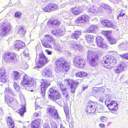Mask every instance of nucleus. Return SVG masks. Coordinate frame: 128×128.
I'll return each instance as SVG.
<instances>
[{
  "instance_id": "nucleus-1",
  "label": "nucleus",
  "mask_w": 128,
  "mask_h": 128,
  "mask_svg": "<svg viewBox=\"0 0 128 128\" xmlns=\"http://www.w3.org/2000/svg\"><path fill=\"white\" fill-rule=\"evenodd\" d=\"M56 67L55 70L56 72H59L61 71H64L67 72L70 68V64L66 60L62 58L58 59L56 61Z\"/></svg>"
},
{
  "instance_id": "nucleus-2",
  "label": "nucleus",
  "mask_w": 128,
  "mask_h": 128,
  "mask_svg": "<svg viewBox=\"0 0 128 128\" xmlns=\"http://www.w3.org/2000/svg\"><path fill=\"white\" fill-rule=\"evenodd\" d=\"M21 83L22 85L24 86V88L28 91L30 90L31 89L30 87L33 86H35L36 84V83L34 79L31 78L26 75L24 76Z\"/></svg>"
},
{
  "instance_id": "nucleus-3",
  "label": "nucleus",
  "mask_w": 128,
  "mask_h": 128,
  "mask_svg": "<svg viewBox=\"0 0 128 128\" xmlns=\"http://www.w3.org/2000/svg\"><path fill=\"white\" fill-rule=\"evenodd\" d=\"M102 62L104 64L105 68L110 69L115 65L116 61L114 57L107 56L103 58Z\"/></svg>"
},
{
  "instance_id": "nucleus-4",
  "label": "nucleus",
  "mask_w": 128,
  "mask_h": 128,
  "mask_svg": "<svg viewBox=\"0 0 128 128\" xmlns=\"http://www.w3.org/2000/svg\"><path fill=\"white\" fill-rule=\"evenodd\" d=\"M48 60L42 52L37 56L36 59V66L40 68L43 67L47 63Z\"/></svg>"
},
{
  "instance_id": "nucleus-5",
  "label": "nucleus",
  "mask_w": 128,
  "mask_h": 128,
  "mask_svg": "<svg viewBox=\"0 0 128 128\" xmlns=\"http://www.w3.org/2000/svg\"><path fill=\"white\" fill-rule=\"evenodd\" d=\"M87 54L88 60L89 61L90 64L92 66H96V60L98 58L97 54L94 51L88 50L87 52Z\"/></svg>"
},
{
  "instance_id": "nucleus-6",
  "label": "nucleus",
  "mask_w": 128,
  "mask_h": 128,
  "mask_svg": "<svg viewBox=\"0 0 128 128\" xmlns=\"http://www.w3.org/2000/svg\"><path fill=\"white\" fill-rule=\"evenodd\" d=\"M64 86L70 87L71 92L74 93L78 86L79 84L78 82H76L70 79H65L64 81Z\"/></svg>"
},
{
  "instance_id": "nucleus-7",
  "label": "nucleus",
  "mask_w": 128,
  "mask_h": 128,
  "mask_svg": "<svg viewBox=\"0 0 128 128\" xmlns=\"http://www.w3.org/2000/svg\"><path fill=\"white\" fill-rule=\"evenodd\" d=\"M7 96H5V100L10 106L14 108V109H16L18 108V104L17 100L14 98H13V97L7 98Z\"/></svg>"
},
{
  "instance_id": "nucleus-8",
  "label": "nucleus",
  "mask_w": 128,
  "mask_h": 128,
  "mask_svg": "<svg viewBox=\"0 0 128 128\" xmlns=\"http://www.w3.org/2000/svg\"><path fill=\"white\" fill-rule=\"evenodd\" d=\"M41 91L40 94L44 98L45 95L46 90L47 88L50 85V82L48 80L42 79L41 80Z\"/></svg>"
},
{
  "instance_id": "nucleus-9",
  "label": "nucleus",
  "mask_w": 128,
  "mask_h": 128,
  "mask_svg": "<svg viewBox=\"0 0 128 128\" xmlns=\"http://www.w3.org/2000/svg\"><path fill=\"white\" fill-rule=\"evenodd\" d=\"M74 63L76 66L78 68L83 67L85 65V62L79 56H76L74 60Z\"/></svg>"
},
{
  "instance_id": "nucleus-10",
  "label": "nucleus",
  "mask_w": 128,
  "mask_h": 128,
  "mask_svg": "<svg viewBox=\"0 0 128 128\" xmlns=\"http://www.w3.org/2000/svg\"><path fill=\"white\" fill-rule=\"evenodd\" d=\"M97 107V104L96 102L90 101L85 108V110L89 113H94L96 110Z\"/></svg>"
},
{
  "instance_id": "nucleus-11",
  "label": "nucleus",
  "mask_w": 128,
  "mask_h": 128,
  "mask_svg": "<svg viewBox=\"0 0 128 128\" xmlns=\"http://www.w3.org/2000/svg\"><path fill=\"white\" fill-rule=\"evenodd\" d=\"M47 113L52 118L55 119H58L59 116L56 110H55V108L53 106H50L47 109Z\"/></svg>"
},
{
  "instance_id": "nucleus-12",
  "label": "nucleus",
  "mask_w": 128,
  "mask_h": 128,
  "mask_svg": "<svg viewBox=\"0 0 128 128\" xmlns=\"http://www.w3.org/2000/svg\"><path fill=\"white\" fill-rule=\"evenodd\" d=\"M5 68L3 66L0 68V80L2 82H6L8 79V76L6 74Z\"/></svg>"
},
{
  "instance_id": "nucleus-13",
  "label": "nucleus",
  "mask_w": 128,
  "mask_h": 128,
  "mask_svg": "<svg viewBox=\"0 0 128 128\" xmlns=\"http://www.w3.org/2000/svg\"><path fill=\"white\" fill-rule=\"evenodd\" d=\"M58 87L60 88L62 92L63 96L66 98V99L68 98L69 97L68 94V89L65 88L63 84L61 82H59L58 85Z\"/></svg>"
},
{
  "instance_id": "nucleus-14",
  "label": "nucleus",
  "mask_w": 128,
  "mask_h": 128,
  "mask_svg": "<svg viewBox=\"0 0 128 128\" xmlns=\"http://www.w3.org/2000/svg\"><path fill=\"white\" fill-rule=\"evenodd\" d=\"M106 106L110 110L116 111L118 109V106L116 101L112 100L108 103Z\"/></svg>"
},
{
  "instance_id": "nucleus-15",
  "label": "nucleus",
  "mask_w": 128,
  "mask_h": 128,
  "mask_svg": "<svg viewBox=\"0 0 128 128\" xmlns=\"http://www.w3.org/2000/svg\"><path fill=\"white\" fill-rule=\"evenodd\" d=\"M126 66L125 63H122L119 64L117 66V68H114V70L116 73L120 74L123 70H126Z\"/></svg>"
},
{
  "instance_id": "nucleus-16",
  "label": "nucleus",
  "mask_w": 128,
  "mask_h": 128,
  "mask_svg": "<svg viewBox=\"0 0 128 128\" xmlns=\"http://www.w3.org/2000/svg\"><path fill=\"white\" fill-rule=\"evenodd\" d=\"M110 32V31H104L103 33L106 36L107 39L111 44H114L116 42V40L109 36V33Z\"/></svg>"
},
{
  "instance_id": "nucleus-17",
  "label": "nucleus",
  "mask_w": 128,
  "mask_h": 128,
  "mask_svg": "<svg viewBox=\"0 0 128 128\" xmlns=\"http://www.w3.org/2000/svg\"><path fill=\"white\" fill-rule=\"evenodd\" d=\"M60 24V22L59 20H56L52 21L50 20L48 22V26L51 27L56 28V27L59 26Z\"/></svg>"
},
{
  "instance_id": "nucleus-18",
  "label": "nucleus",
  "mask_w": 128,
  "mask_h": 128,
  "mask_svg": "<svg viewBox=\"0 0 128 128\" xmlns=\"http://www.w3.org/2000/svg\"><path fill=\"white\" fill-rule=\"evenodd\" d=\"M102 24L104 26L107 27H111L115 28L116 26L113 24V22L107 20H103L101 21Z\"/></svg>"
},
{
  "instance_id": "nucleus-19",
  "label": "nucleus",
  "mask_w": 128,
  "mask_h": 128,
  "mask_svg": "<svg viewBox=\"0 0 128 128\" xmlns=\"http://www.w3.org/2000/svg\"><path fill=\"white\" fill-rule=\"evenodd\" d=\"M71 10L73 14L75 15H78L82 12L83 9L82 6H79L78 7L72 8H71Z\"/></svg>"
},
{
  "instance_id": "nucleus-20",
  "label": "nucleus",
  "mask_w": 128,
  "mask_h": 128,
  "mask_svg": "<svg viewBox=\"0 0 128 128\" xmlns=\"http://www.w3.org/2000/svg\"><path fill=\"white\" fill-rule=\"evenodd\" d=\"M70 46L72 48H73L75 50H78L82 52V46L72 41L70 42Z\"/></svg>"
},
{
  "instance_id": "nucleus-21",
  "label": "nucleus",
  "mask_w": 128,
  "mask_h": 128,
  "mask_svg": "<svg viewBox=\"0 0 128 128\" xmlns=\"http://www.w3.org/2000/svg\"><path fill=\"white\" fill-rule=\"evenodd\" d=\"M14 46L16 49H18V50H18L20 49L24 48L25 46V44L21 40H16L14 44Z\"/></svg>"
},
{
  "instance_id": "nucleus-22",
  "label": "nucleus",
  "mask_w": 128,
  "mask_h": 128,
  "mask_svg": "<svg viewBox=\"0 0 128 128\" xmlns=\"http://www.w3.org/2000/svg\"><path fill=\"white\" fill-rule=\"evenodd\" d=\"M5 93V96H7L8 97H10V98H12L15 95V94L14 92L12 91L11 89L9 87L6 88L4 91ZM8 97H7L8 98Z\"/></svg>"
},
{
  "instance_id": "nucleus-23",
  "label": "nucleus",
  "mask_w": 128,
  "mask_h": 128,
  "mask_svg": "<svg viewBox=\"0 0 128 128\" xmlns=\"http://www.w3.org/2000/svg\"><path fill=\"white\" fill-rule=\"evenodd\" d=\"M89 18L88 15L84 14L80 17H79L76 20V22L78 23H84L86 22Z\"/></svg>"
},
{
  "instance_id": "nucleus-24",
  "label": "nucleus",
  "mask_w": 128,
  "mask_h": 128,
  "mask_svg": "<svg viewBox=\"0 0 128 128\" xmlns=\"http://www.w3.org/2000/svg\"><path fill=\"white\" fill-rule=\"evenodd\" d=\"M64 32L62 30L58 29L57 30L54 29L52 32V33L56 36H63L64 34Z\"/></svg>"
},
{
  "instance_id": "nucleus-25",
  "label": "nucleus",
  "mask_w": 128,
  "mask_h": 128,
  "mask_svg": "<svg viewBox=\"0 0 128 128\" xmlns=\"http://www.w3.org/2000/svg\"><path fill=\"white\" fill-rule=\"evenodd\" d=\"M41 120L40 118H39L32 121V128H39Z\"/></svg>"
},
{
  "instance_id": "nucleus-26",
  "label": "nucleus",
  "mask_w": 128,
  "mask_h": 128,
  "mask_svg": "<svg viewBox=\"0 0 128 128\" xmlns=\"http://www.w3.org/2000/svg\"><path fill=\"white\" fill-rule=\"evenodd\" d=\"M52 73V72L50 70L46 68L42 71V75L45 77H49L51 76Z\"/></svg>"
},
{
  "instance_id": "nucleus-27",
  "label": "nucleus",
  "mask_w": 128,
  "mask_h": 128,
  "mask_svg": "<svg viewBox=\"0 0 128 128\" xmlns=\"http://www.w3.org/2000/svg\"><path fill=\"white\" fill-rule=\"evenodd\" d=\"M21 75L18 72L16 71H13L12 78L14 80H20Z\"/></svg>"
},
{
  "instance_id": "nucleus-28",
  "label": "nucleus",
  "mask_w": 128,
  "mask_h": 128,
  "mask_svg": "<svg viewBox=\"0 0 128 128\" xmlns=\"http://www.w3.org/2000/svg\"><path fill=\"white\" fill-rule=\"evenodd\" d=\"M9 58L8 62H11L14 63L16 62L17 61L16 55L15 54L10 52Z\"/></svg>"
},
{
  "instance_id": "nucleus-29",
  "label": "nucleus",
  "mask_w": 128,
  "mask_h": 128,
  "mask_svg": "<svg viewBox=\"0 0 128 128\" xmlns=\"http://www.w3.org/2000/svg\"><path fill=\"white\" fill-rule=\"evenodd\" d=\"M44 40L51 43H54L55 42L54 39L52 36L49 34L46 35L44 36Z\"/></svg>"
},
{
  "instance_id": "nucleus-30",
  "label": "nucleus",
  "mask_w": 128,
  "mask_h": 128,
  "mask_svg": "<svg viewBox=\"0 0 128 128\" xmlns=\"http://www.w3.org/2000/svg\"><path fill=\"white\" fill-rule=\"evenodd\" d=\"M58 92L54 87H52L49 89L48 94L50 98L56 93H57Z\"/></svg>"
},
{
  "instance_id": "nucleus-31",
  "label": "nucleus",
  "mask_w": 128,
  "mask_h": 128,
  "mask_svg": "<svg viewBox=\"0 0 128 128\" xmlns=\"http://www.w3.org/2000/svg\"><path fill=\"white\" fill-rule=\"evenodd\" d=\"M61 98V94L59 93L58 92L57 93H56L52 96L50 98L52 100L54 101H56L57 100L60 99Z\"/></svg>"
},
{
  "instance_id": "nucleus-32",
  "label": "nucleus",
  "mask_w": 128,
  "mask_h": 128,
  "mask_svg": "<svg viewBox=\"0 0 128 128\" xmlns=\"http://www.w3.org/2000/svg\"><path fill=\"white\" fill-rule=\"evenodd\" d=\"M21 108L17 111V112L20 115V116H22L24 113L26 112V106L24 105H21Z\"/></svg>"
},
{
  "instance_id": "nucleus-33",
  "label": "nucleus",
  "mask_w": 128,
  "mask_h": 128,
  "mask_svg": "<svg viewBox=\"0 0 128 128\" xmlns=\"http://www.w3.org/2000/svg\"><path fill=\"white\" fill-rule=\"evenodd\" d=\"M6 121L8 125L10 126V128H14V124L11 118L8 117L7 118Z\"/></svg>"
},
{
  "instance_id": "nucleus-34",
  "label": "nucleus",
  "mask_w": 128,
  "mask_h": 128,
  "mask_svg": "<svg viewBox=\"0 0 128 128\" xmlns=\"http://www.w3.org/2000/svg\"><path fill=\"white\" fill-rule=\"evenodd\" d=\"M81 32L80 31H76L74 33L72 34L71 36L72 38L76 39L77 40V38H79V36L81 34Z\"/></svg>"
},
{
  "instance_id": "nucleus-35",
  "label": "nucleus",
  "mask_w": 128,
  "mask_h": 128,
  "mask_svg": "<svg viewBox=\"0 0 128 128\" xmlns=\"http://www.w3.org/2000/svg\"><path fill=\"white\" fill-rule=\"evenodd\" d=\"M42 42L43 46L44 47L50 48H52V46L51 45V42L44 40Z\"/></svg>"
},
{
  "instance_id": "nucleus-36",
  "label": "nucleus",
  "mask_w": 128,
  "mask_h": 128,
  "mask_svg": "<svg viewBox=\"0 0 128 128\" xmlns=\"http://www.w3.org/2000/svg\"><path fill=\"white\" fill-rule=\"evenodd\" d=\"M118 46L123 48V50H126L128 49V42L126 41V42L121 43Z\"/></svg>"
},
{
  "instance_id": "nucleus-37",
  "label": "nucleus",
  "mask_w": 128,
  "mask_h": 128,
  "mask_svg": "<svg viewBox=\"0 0 128 128\" xmlns=\"http://www.w3.org/2000/svg\"><path fill=\"white\" fill-rule=\"evenodd\" d=\"M94 37V36L92 35L87 34L86 35V38L87 42L89 43L92 42Z\"/></svg>"
},
{
  "instance_id": "nucleus-38",
  "label": "nucleus",
  "mask_w": 128,
  "mask_h": 128,
  "mask_svg": "<svg viewBox=\"0 0 128 128\" xmlns=\"http://www.w3.org/2000/svg\"><path fill=\"white\" fill-rule=\"evenodd\" d=\"M98 27L96 26H91L89 27L87 30V31L88 32H95L96 30L97 29Z\"/></svg>"
},
{
  "instance_id": "nucleus-39",
  "label": "nucleus",
  "mask_w": 128,
  "mask_h": 128,
  "mask_svg": "<svg viewBox=\"0 0 128 128\" xmlns=\"http://www.w3.org/2000/svg\"><path fill=\"white\" fill-rule=\"evenodd\" d=\"M76 77H83L88 75L87 73L83 72H79L76 73L75 74Z\"/></svg>"
},
{
  "instance_id": "nucleus-40",
  "label": "nucleus",
  "mask_w": 128,
  "mask_h": 128,
  "mask_svg": "<svg viewBox=\"0 0 128 128\" xmlns=\"http://www.w3.org/2000/svg\"><path fill=\"white\" fill-rule=\"evenodd\" d=\"M49 6L50 8V11L56 10L58 8V5L55 4L50 3L49 4Z\"/></svg>"
},
{
  "instance_id": "nucleus-41",
  "label": "nucleus",
  "mask_w": 128,
  "mask_h": 128,
  "mask_svg": "<svg viewBox=\"0 0 128 128\" xmlns=\"http://www.w3.org/2000/svg\"><path fill=\"white\" fill-rule=\"evenodd\" d=\"M26 30H24V28L23 27L21 26L20 27L18 31V33L21 36H23L25 34Z\"/></svg>"
},
{
  "instance_id": "nucleus-42",
  "label": "nucleus",
  "mask_w": 128,
  "mask_h": 128,
  "mask_svg": "<svg viewBox=\"0 0 128 128\" xmlns=\"http://www.w3.org/2000/svg\"><path fill=\"white\" fill-rule=\"evenodd\" d=\"M103 41V39L100 36H98L96 38V42L98 46L100 43Z\"/></svg>"
},
{
  "instance_id": "nucleus-43",
  "label": "nucleus",
  "mask_w": 128,
  "mask_h": 128,
  "mask_svg": "<svg viewBox=\"0 0 128 128\" xmlns=\"http://www.w3.org/2000/svg\"><path fill=\"white\" fill-rule=\"evenodd\" d=\"M64 111L66 114L67 120L68 121L69 120L70 118L69 108H68L66 107L64 108Z\"/></svg>"
},
{
  "instance_id": "nucleus-44",
  "label": "nucleus",
  "mask_w": 128,
  "mask_h": 128,
  "mask_svg": "<svg viewBox=\"0 0 128 128\" xmlns=\"http://www.w3.org/2000/svg\"><path fill=\"white\" fill-rule=\"evenodd\" d=\"M18 92L21 101L24 103L25 102V101L24 96L22 94L21 92L20 91H18Z\"/></svg>"
},
{
  "instance_id": "nucleus-45",
  "label": "nucleus",
  "mask_w": 128,
  "mask_h": 128,
  "mask_svg": "<svg viewBox=\"0 0 128 128\" xmlns=\"http://www.w3.org/2000/svg\"><path fill=\"white\" fill-rule=\"evenodd\" d=\"M9 54L10 52H6L4 53V55L3 58L6 61L8 62L9 61Z\"/></svg>"
},
{
  "instance_id": "nucleus-46",
  "label": "nucleus",
  "mask_w": 128,
  "mask_h": 128,
  "mask_svg": "<svg viewBox=\"0 0 128 128\" xmlns=\"http://www.w3.org/2000/svg\"><path fill=\"white\" fill-rule=\"evenodd\" d=\"M100 8H103L104 9L108 10L110 8V7L108 4H105L101 5L100 6Z\"/></svg>"
},
{
  "instance_id": "nucleus-47",
  "label": "nucleus",
  "mask_w": 128,
  "mask_h": 128,
  "mask_svg": "<svg viewBox=\"0 0 128 128\" xmlns=\"http://www.w3.org/2000/svg\"><path fill=\"white\" fill-rule=\"evenodd\" d=\"M107 46V45L106 43L103 41L102 43H100L98 46L100 47L101 48H106Z\"/></svg>"
},
{
  "instance_id": "nucleus-48",
  "label": "nucleus",
  "mask_w": 128,
  "mask_h": 128,
  "mask_svg": "<svg viewBox=\"0 0 128 128\" xmlns=\"http://www.w3.org/2000/svg\"><path fill=\"white\" fill-rule=\"evenodd\" d=\"M13 86L15 90L17 91H18L20 89V87L16 82H14L13 84Z\"/></svg>"
},
{
  "instance_id": "nucleus-49",
  "label": "nucleus",
  "mask_w": 128,
  "mask_h": 128,
  "mask_svg": "<svg viewBox=\"0 0 128 128\" xmlns=\"http://www.w3.org/2000/svg\"><path fill=\"white\" fill-rule=\"evenodd\" d=\"M54 47L55 50H60L61 49V48L58 44H54Z\"/></svg>"
},
{
  "instance_id": "nucleus-50",
  "label": "nucleus",
  "mask_w": 128,
  "mask_h": 128,
  "mask_svg": "<svg viewBox=\"0 0 128 128\" xmlns=\"http://www.w3.org/2000/svg\"><path fill=\"white\" fill-rule=\"evenodd\" d=\"M104 109V107L103 105H100L97 109V112H102Z\"/></svg>"
},
{
  "instance_id": "nucleus-51",
  "label": "nucleus",
  "mask_w": 128,
  "mask_h": 128,
  "mask_svg": "<svg viewBox=\"0 0 128 128\" xmlns=\"http://www.w3.org/2000/svg\"><path fill=\"white\" fill-rule=\"evenodd\" d=\"M100 119L102 122H105L108 121V118L106 117L102 116L100 117Z\"/></svg>"
},
{
  "instance_id": "nucleus-52",
  "label": "nucleus",
  "mask_w": 128,
  "mask_h": 128,
  "mask_svg": "<svg viewBox=\"0 0 128 128\" xmlns=\"http://www.w3.org/2000/svg\"><path fill=\"white\" fill-rule=\"evenodd\" d=\"M89 12H90L92 13H94L96 12V10L95 8L93 7L89 8L88 10Z\"/></svg>"
},
{
  "instance_id": "nucleus-53",
  "label": "nucleus",
  "mask_w": 128,
  "mask_h": 128,
  "mask_svg": "<svg viewBox=\"0 0 128 128\" xmlns=\"http://www.w3.org/2000/svg\"><path fill=\"white\" fill-rule=\"evenodd\" d=\"M42 9L43 11L45 12H48L50 11V8L49 6V4L48 5L44 8H42Z\"/></svg>"
},
{
  "instance_id": "nucleus-54",
  "label": "nucleus",
  "mask_w": 128,
  "mask_h": 128,
  "mask_svg": "<svg viewBox=\"0 0 128 128\" xmlns=\"http://www.w3.org/2000/svg\"><path fill=\"white\" fill-rule=\"evenodd\" d=\"M120 56L121 57L128 60V53L120 55Z\"/></svg>"
},
{
  "instance_id": "nucleus-55",
  "label": "nucleus",
  "mask_w": 128,
  "mask_h": 128,
  "mask_svg": "<svg viewBox=\"0 0 128 128\" xmlns=\"http://www.w3.org/2000/svg\"><path fill=\"white\" fill-rule=\"evenodd\" d=\"M22 14L20 12H17L15 13L14 16L16 17L19 18Z\"/></svg>"
},
{
  "instance_id": "nucleus-56",
  "label": "nucleus",
  "mask_w": 128,
  "mask_h": 128,
  "mask_svg": "<svg viewBox=\"0 0 128 128\" xmlns=\"http://www.w3.org/2000/svg\"><path fill=\"white\" fill-rule=\"evenodd\" d=\"M93 92L94 94H95V93L99 94V90H98V88H96L94 87L93 88Z\"/></svg>"
},
{
  "instance_id": "nucleus-57",
  "label": "nucleus",
  "mask_w": 128,
  "mask_h": 128,
  "mask_svg": "<svg viewBox=\"0 0 128 128\" xmlns=\"http://www.w3.org/2000/svg\"><path fill=\"white\" fill-rule=\"evenodd\" d=\"M51 124L52 126V128H58L57 127V126L55 125L56 124V123L55 122H51Z\"/></svg>"
},
{
  "instance_id": "nucleus-58",
  "label": "nucleus",
  "mask_w": 128,
  "mask_h": 128,
  "mask_svg": "<svg viewBox=\"0 0 128 128\" xmlns=\"http://www.w3.org/2000/svg\"><path fill=\"white\" fill-rule=\"evenodd\" d=\"M122 11H121L120 12V13L119 14L118 16L117 19H118V18L119 17H122L125 15L124 13H123L122 14Z\"/></svg>"
},
{
  "instance_id": "nucleus-59",
  "label": "nucleus",
  "mask_w": 128,
  "mask_h": 128,
  "mask_svg": "<svg viewBox=\"0 0 128 128\" xmlns=\"http://www.w3.org/2000/svg\"><path fill=\"white\" fill-rule=\"evenodd\" d=\"M44 128H50L49 125L47 123H45L43 126Z\"/></svg>"
},
{
  "instance_id": "nucleus-60",
  "label": "nucleus",
  "mask_w": 128,
  "mask_h": 128,
  "mask_svg": "<svg viewBox=\"0 0 128 128\" xmlns=\"http://www.w3.org/2000/svg\"><path fill=\"white\" fill-rule=\"evenodd\" d=\"M110 99H106V100L105 101V103L106 105L108 103H109L110 102H111L112 101H110Z\"/></svg>"
},
{
  "instance_id": "nucleus-61",
  "label": "nucleus",
  "mask_w": 128,
  "mask_h": 128,
  "mask_svg": "<svg viewBox=\"0 0 128 128\" xmlns=\"http://www.w3.org/2000/svg\"><path fill=\"white\" fill-rule=\"evenodd\" d=\"M88 86L86 85H83L82 86V90L84 91L85 89H87Z\"/></svg>"
},
{
  "instance_id": "nucleus-62",
  "label": "nucleus",
  "mask_w": 128,
  "mask_h": 128,
  "mask_svg": "<svg viewBox=\"0 0 128 128\" xmlns=\"http://www.w3.org/2000/svg\"><path fill=\"white\" fill-rule=\"evenodd\" d=\"M99 126L102 128H105V125L102 124H100Z\"/></svg>"
},
{
  "instance_id": "nucleus-63",
  "label": "nucleus",
  "mask_w": 128,
  "mask_h": 128,
  "mask_svg": "<svg viewBox=\"0 0 128 128\" xmlns=\"http://www.w3.org/2000/svg\"><path fill=\"white\" fill-rule=\"evenodd\" d=\"M120 0H110L111 2L114 3H116L118 1Z\"/></svg>"
},
{
  "instance_id": "nucleus-64",
  "label": "nucleus",
  "mask_w": 128,
  "mask_h": 128,
  "mask_svg": "<svg viewBox=\"0 0 128 128\" xmlns=\"http://www.w3.org/2000/svg\"><path fill=\"white\" fill-rule=\"evenodd\" d=\"M46 51L47 52L48 54L50 55L52 54V52L51 51H48V50H46Z\"/></svg>"
}]
</instances>
